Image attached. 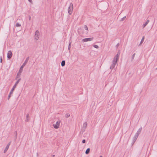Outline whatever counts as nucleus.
<instances>
[{"label":"nucleus","mask_w":157,"mask_h":157,"mask_svg":"<svg viewBox=\"0 0 157 157\" xmlns=\"http://www.w3.org/2000/svg\"><path fill=\"white\" fill-rule=\"evenodd\" d=\"M90 148H88L85 151V154H88L90 151Z\"/></svg>","instance_id":"2eb2a0df"},{"label":"nucleus","mask_w":157,"mask_h":157,"mask_svg":"<svg viewBox=\"0 0 157 157\" xmlns=\"http://www.w3.org/2000/svg\"><path fill=\"white\" fill-rule=\"evenodd\" d=\"M142 129V127H141L139 129L137 132L136 133L135 135L138 137L139 135L140 134V133L141 132Z\"/></svg>","instance_id":"1a4fd4ad"},{"label":"nucleus","mask_w":157,"mask_h":157,"mask_svg":"<svg viewBox=\"0 0 157 157\" xmlns=\"http://www.w3.org/2000/svg\"><path fill=\"white\" fill-rule=\"evenodd\" d=\"M9 146H7V145L6 146V147L4 151V153H5L8 150L9 148Z\"/></svg>","instance_id":"dca6fc26"},{"label":"nucleus","mask_w":157,"mask_h":157,"mask_svg":"<svg viewBox=\"0 0 157 157\" xmlns=\"http://www.w3.org/2000/svg\"><path fill=\"white\" fill-rule=\"evenodd\" d=\"M31 17L30 16H29V20H30L31 19Z\"/></svg>","instance_id":"c756f323"},{"label":"nucleus","mask_w":157,"mask_h":157,"mask_svg":"<svg viewBox=\"0 0 157 157\" xmlns=\"http://www.w3.org/2000/svg\"><path fill=\"white\" fill-rule=\"evenodd\" d=\"M71 42H70L69 44L68 47V50H70V48H71Z\"/></svg>","instance_id":"6ab92c4d"},{"label":"nucleus","mask_w":157,"mask_h":157,"mask_svg":"<svg viewBox=\"0 0 157 157\" xmlns=\"http://www.w3.org/2000/svg\"><path fill=\"white\" fill-rule=\"evenodd\" d=\"M138 136L135 135L134 136V137H133V144L134 143H135V142L136 141V140L137 139V138H138Z\"/></svg>","instance_id":"ddd939ff"},{"label":"nucleus","mask_w":157,"mask_h":157,"mask_svg":"<svg viewBox=\"0 0 157 157\" xmlns=\"http://www.w3.org/2000/svg\"><path fill=\"white\" fill-rule=\"evenodd\" d=\"M149 20H147V21L145 22V23L143 24V28H144L148 24V23L149 22Z\"/></svg>","instance_id":"f8f14e48"},{"label":"nucleus","mask_w":157,"mask_h":157,"mask_svg":"<svg viewBox=\"0 0 157 157\" xmlns=\"http://www.w3.org/2000/svg\"><path fill=\"white\" fill-rule=\"evenodd\" d=\"M16 25V26L17 27H20V26H21V25L20 24H19L18 23H16V25Z\"/></svg>","instance_id":"412c9836"},{"label":"nucleus","mask_w":157,"mask_h":157,"mask_svg":"<svg viewBox=\"0 0 157 157\" xmlns=\"http://www.w3.org/2000/svg\"><path fill=\"white\" fill-rule=\"evenodd\" d=\"M117 61L113 60V64L110 67V68L111 69H113L115 67V65L116 64Z\"/></svg>","instance_id":"423d86ee"},{"label":"nucleus","mask_w":157,"mask_h":157,"mask_svg":"<svg viewBox=\"0 0 157 157\" xmlns=\"http://www.w3.org/2000/svg\"><path fill=\"white\" fill-rule=\"evenodd\" d=\"M14 134H15V135H16V137H17V132L16 131L15 132H14Z\"/></svg>","instance_id":"7c9ffc66"},{"label":"nucleus","mask_w":157,"mask_h":157,"mask_svg":"<svg viewBox=\"0 0 157 157\" xmlns=\"http://www.w3.org/2000/svg\"><path fill=\"white\" fill-rule=\"evenodd\" d=\"M119 43H118L116 45V47L117 48L118 46H119Z\"/></svg>","instance_id":"c85d7f7f"},{"label":"nucleus","mask_w":157,"mask_h":157,"mask_svg":"<svg viewBox=\"0 0 157 157\" xmlns=\"http://www.w3.org/2000/svg\"><path fill=\"white\" fill-rule=\"evenodd\" d=\"M12 53L11 51H9L7 53V57L8 59H10L12 56Z\"/></svg>","instance_id":"0eeeda50"},{"label":"nucleus","mask_w":157,"mask_h":157,"mask_svg":"<svg viewBox=\"0 0 157 157\" xmlns=\"http://www.w3.org/2000/svg\"><path fill=\"white\" fill-rule=\"evenodd\" d=\"M70 116V114L69 113H67L65 115V117L67 118L68 117Z\"/></svg>","instance_id":"5701e85b"},{"label":"nucleus","mask_w":157,"mask_h":157,"mask_svg":"<svg viewBox=\"0 0 157 157\" xmlns=\"http://www.w3.org/2000/svg\"><path fill=\"white\" fill-rule=\"evenodd\" d=\"M126 17V16L124 17H123V18H121V21H123L125 19Z\"/></svg>","instance_id":"393cba45"},{"label":"nucleus","mask_w":157,"mask_h":157,"mask_svg":"<svg viewBox=\"0 0 157 157\" xmlns=\"http://www.w3.org/2000/svg\"><path fill=\"white\" fill-rule=\"evenodd\" d=\"M60 122L57 121L56 123V124H53V126L55 128L57 129L59 128V126Z\"/></svg>","instance_id":"6e6552de"},{"label":"nucleus","mask_w":157,"mask_h":157,"mask_svg":"<svg viewBox=\"0 0 157 157\" xmlns=\"http://www.w3.org/2000/svg\"><path fill=\"white\" fill-rule=\"evenodd\" d=\"M40 33L38 30H36L35 33V39L36 40H38L39 38Z\"/></svg>","instance_id":"20e7f679"},{"label":"nucleus","mask_w":157,"mask_h":157,"mask_svg":"<svg viewBox=\"0 0 157 157\" xmlns=\"http://www.w3.org/2000/svg\"><path fill=\"white\" fill-rule=\"evenodd\" d=\"M94 47L95 48H99V47L98 45H97L94 44L93 45Z\"/></svg>","instance_id":"b1692460"},{"label":"nucleus","mask_w":157,"mask_h":157,"mask_svg":"<svg viewBox=\"0 0 157 157\" xmlns=\"http://www.w3.org/2000/svg\"><path fill=\"white\" fill-rule=\"evenodd\" d=\"M29 57H27V58H26V59L25 60L24 62V63H23L22 65L21 66V67L20 68V70H19V73H21L22 72V71L23 68L26 65V63L28 62V60H29Z\"/></svg>","instance_id":"f03ea898"},{"label":"nucleus","mask_w":157,"mask_h":157,"mask_svg":"<svg viewBox=\"0 0 157 157\" xmlns=\"http://www.w3.org/2000/svg\"><path fill=\"white\" fill-rule=\"evenodd\" d=\"M73 9V5L72 3H71L68 9V12L70 15H71L72 14Z\"/></svg>","instance_id":"7ed1b4c3"},{"label":"nucleus","mask_w":157,"mask_h":157,"mask_svg":"<svg viewBox=\"0 0 157 157\" xmlns=\"http://www.w3.org/2000/svg\"><path fill=\"white\" fill-rule=\"evenodd\" d=\"M87 125V123L86 122H85L83 124L82 129H83V131H85V129L86 128Z\"/></svg>","instance_id":"9b49d317"},{"label":"nucleus","mask_w":157,"mask_h":157,"mask_svg":"<svg viewBox=\"0 0 157 157\" xmlns=\"http://www.w3.org/2000/svg\"><path fill=\"white\" fill-rule=\"evenodd\" d=\"M100 157H102V156H100Z\"/></svg>","instance_id":"f704fd0d"},{"label":"nucleus","mask_w":157,"mask_h":157,"mask_svg":"<svg viewBox=\"0 0 157 157\" xmlns=\"http://www.w3.org/2000/svg\"><path fill=\"white\" fill-rule=\"evenodd\" d=\"M29 118H30V117H29V114H27V115H26V121H28L29 120Z\"/></svg>","instance_id":"4468645a"},{"label":"nucleus","mask_w":157,"mask_h":157,"mask_svg":"<svg viewBox=\"0 0 157 157\" xmlns=\"http://www.w3.org/2000/svg\"><path fill=\"white\" fill-rule=\"evenodd\" d=\"M86 142V140H82V143H85Z\"/></svg>","instance_id":"cd10ccee"},{"label":"nucleus","mask_w":157,"mask_h":157,"mask_svg":"<svg viewBox=\"0 0 157 157\" xmlns=\"http://www.w3.org/2000/svg\"><path fill=\"white\" fill-rule=\"evenodd\" d=\"M144 36L142 39L141 40L140 42V44H139V45H140L143 42L144 40Z\"/></svg>","instance_id":"a211bd4d"},{"label":"nucleus","mask_w":157,"mask_h":157,"mask_svg":"<svg viewBox=\"0 0 157 157\" xmlns=\"http://www.w3.org/2000/svg\"><path fill=\"white\" fill-rule=\"evenodd\" d=\"M65 60H63L61 62V65L63 67L65 65Z\"/></svg>","instance_id":"f3484780"},{"label":"nucleus","mask_w":157,"mask_h":157,"mask_svg":"<svg viewBox=\"0 0 157 157\" xmlns=\"http://www.w3.org/2000/svg\"><path fill=\"white\" fill-rule=\"evenodd\" d=\"M55 156V155H52V157H54Z\"/></svg>","instance_id":"72a5a7b5"},{"label":"nucleus","mask_w":157,"mask_h":157,"mask_svg":"<svg viewBox=\"0 0 157 157\" xmlns=\"http://www.w3.org/2000/svg\"><path fill=\"white\" fill-rule=\"evenodd\" d=\"M31 3H32L33 2L32 0H28Z\"/></svg>","instance_id":"2f4dec72"},{"label":"nucleus","mask_w":157,"mask_h":157,"mask_svg":"<svg viewBox=\"0 0 157 157\" xmlns=\"http://www.w3.org/2000/svg\"><path fill=\"white\" fill-rule=\"evenodd\" d=\"M21 78H19V79L16 81L15 83L13 86L9 94L8 97V100H9L11 97V94H12L13 93V92L14 90V89L16 87V86L18 84V83L19 82V81L21 80Z\"/></svg>","instance_id":"f257e3e1"},{"label":"nucleus","mask_w":157,"mask_h":157,"mask_svg":"<svg viewBox=\"0 0 157 157\" xmlns=\"http://www.w3.org/2000/svg\"><path fill=\"white\" fill-rule=\"evenodd\" d=\"M135 55H136V53H134L132 55V61L133 60V59H134L135 56Z\"/></svg>","instance_id":"aec40b11"},{"label":"nucleus","mask_w":157,"mask_h":157,"mask_svg":"<svg viewBox=\"0 0 157 157\" xmlns=\"http://www.w3.org/2000/svg\"><path fill=\"white\" fill-rule=\"evenodd\" d=\"M2 56L0 57V63H2Z\"/></svg>","instance_id":"bb28decb"},{"label":"nucleus","mask_w":157,"mask_h":157,"mask_svg":"<svg viewBox=\"0 0 157 157\" xmlns=\"http://www.w3.org/2000/svg\"><path fill=\"white\" fill-rule=\"evenodd\" d=\"M84 28L86 30H88V27L86 25H84Z\"/></svg>","instance_id":"a878e982"},{"label":"nucleus","mask_w":157,"mask_h":157,"mask_svg":"<svg viewBox=\"0 0 157 157\" xmlns=\"http://www.w3.org/2000/svg\"><path fill=\"white\" fill-rule=\"evenodd\" d=\"M19 73H19V72L18 73H17V76H16V79L17 78H19L20 77V74L19 75Z\"/></svg>","instance_id":"4be33fe9"},{"label":"nucleus","mask_w":157,"mask_h":157,"mask_svg":"<svg viewBox=\"0 0 157 157\" xmlns=\"http://www.w3.org/2000/svg\"><path fill=\"white\" fill-rule=\"evenodd\" d=\"M120 54V53L119 52H118L117 53V54L115 56L113 60H114L116 61H117V60H118V59H119V57Z\"/></svg>","instance_id":"9d476101"},{"label":"nucleus","mask_w":157,"mask_h":157,"mask_svg":"<svg viewBox=\"0 0 157 157\" xmlns=\"http://www.w3.org/2000/svg\"><path fill=\"white\" fill-rule=\"evenodd\" d=\"M93 39V37L85 38L82 39V41L83 42H86L87 41H91Z\"/></svg>","instance_id":"39448f33"},{"label":"nucleus","mask_w":157,"mask_h":157,"mask_svg":"<svg viewBox=\"0 0 157 157\" xmlns=\"http://www.w3.org/2000/svg\"><path fill=\"white\" fill-rule=\"evenodd\" d=\"M10 144V142L7 145L9 146V147Z\"/></svg>","instance_id":"473e14b6"}]
</instances>
